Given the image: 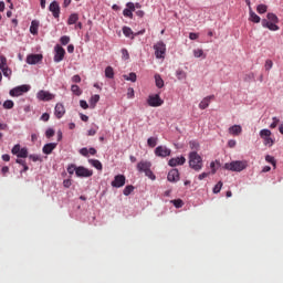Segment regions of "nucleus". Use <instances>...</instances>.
<instances>
[{"instance_id":"2eb2a0df","label":"nucleus","mask_w":283,"mask_h":283,"mask_svg":"<svg viewBox=\"0 0 283 283\" xmlns=\"http://www.w3.org/2000/svg\"><path fill=\"white\" fill-rule=\"evenodd\" d=\"M41 61H43L42 54H29L27 56V63L29 65H36V63H41Z\"/></svg>"},{"instance_id":"0eeeda50","label":"nucleus","mask_w":283,"mask_h":283,"mask_svg":"<svg viewBox=\"0 0 283 283\" xmlns=\"http://www.w3.org/2000/svg\"><path fill=\"white\" fill-rule=\"evenodd\" d=\"M11 154H13V156H17V158H28V148H21V145L17 144L11 149Z\"/></svg>"},{"instance_id":"cd10ccee","label":"nucleus","mask_w":283,"mask_h":283,"mask_svg":"<svg viewBox=\"0 0 283 283\" xmlns=\"http://www.w3.org/2000/svg\"><path fill=\"white\" fill-rule=\"evenodd\" d=\"M266 19L269 22L280 23V18H277V15L275 13H268Z\"/></svg>"},{"instance_id":"6e6552de","label":"nucleus","mask_w":283,"mask_h":283,"mask_svg":"<svg viewBox=\"0 0 283 283\" xmlns=\"http://www.w3.org/2000/svg\"><path fill=\"white\" fill-rule=\"evenodd\" d=\"M54 63H61L63 59H65V49L61 46L60 44H56L54 48Z\"/></svg>"},{"instance_id":"5fc2aeb1","label":"nucleus","mask_w":283,"mask_h":283,"mask_svg":"<svg viewBox=\"0 0 283 283\" xmlns=\"http://www.w3.org/2000/svg\"><path fill=\"white\" fill-rule=\"evenodd\" d=\"M189 145L191 149L198 150L200 148V144H198L197 142H190Z\"/></svg>"},{"instance_id":"412c9836","label":"nucleus","mask_w":283,"mask_h":283,"mask_svg":"<svg viewBox=\"0 0 283 283\" xmlns=\"http://www.w3.org/2000/svg\"><path fill=\"white\" fill-rule=\"evenodd\" d=\"M54 115L56 118H63V116H65V106L61 103H57L55 105Z\"/></svg>"},{"instance_id":"9b49d317","label":"nucleus","mask_w":283,"mask_h":283,"mask_svg":"<svg viewBox=\"0 0 283 283\" xmlns=\"http://www.w3.org/2000/svg\"><path fill=\"white\" fill-rule=\"evenodd\" d=\"M155 156L158 158H167V156H171V149L167 148V146H158L155 149Z\"/></svg>"},{"instance_id":"ddd939ff","label":"nucleus","mask_w":283,"mask_h":283,"mask_svg":"<svg viewBox=\"0 0 283 283\" xmlns=\"http://www.w3.org/2000/svg\"><path fill=\"white\" fill-rule=\"evenodd\" d=\"M134 12H136V6L134 4V2H128L123 11L124 17H127L128 19H134Z\"/></svg>"},{"instance_id":"4468645a","label":"nucleus","mask_w":283,"mask_h":283,"mask_svg":"<svg viewBox=\"0 0 283 283\" xmlns=\"http://www.w3.org/2000/svg\"><path fill=\"white\" fill-rule=\"evenodd\" d=\"M50 12H52L54 19H59L61 17V7L59 6L57 1H53L49 6Z\"/></svg>"},{"instance_id":"7ed1b4c3","label":"nucleus","mask_w":283,"mask_h":283,"mask_svg":"<svg viewBox=\"0 0 283 283\" xmlns=\"http://www.w3.org/2000/svg\"><path fill=\"white\" fill-rule=\"evenodd\" d=\"M247 167L248 164L244 160H235L224 164V169H227L228 171H244Z\"/></svg>"},{"instance_id":"4d7b16f0","label":"nucleus","mask_w":283,"mask_h":283,"mask_svg":"<svg viewBox=\"0 0 283 283\" xmlns=\"http://www.w3.org/2000/svg\"><path fill=\"white\" fill-rule=\"evenodd\" d=\"M41 120H43L44 123H48V120H50V114L43 113L41 116Z\"/></svg>"},{"instance_id":"a878e982","label":"nucleus","mask_w":283,"mask_h":283,"mask_svg":"<svg viewBox=\"0 0 283 283\" xmlns=\"http://www.w3.org/2000/svg\"><path fill=\"white\" fill-rule=\"evenodd\" d=\"M30 32L31 34H34V35L39 34V21L33 20L31 22Z\"/></svg>"},{"instance_id":"338daca9","label":"nucleus","mask_w":283,"mask_h":283,"mask_svg":"<svg viewBox=\"0 0 283 283\" xmlns=\"http://www.w3.org/2000/svg\"><path fill=\"white\" fill-rule=\"evenodd\" d=\"M8 130V124L0 123V132Z\"/></svg>"},{"instance_id":"6ab92c4d","label":"nucleus","mask_w":283,"mask_h":283,"mask_svg":"<svg viewBox=\"0 0 283 283\" xmlns=\"http://www.w3.org/2000/svg\"><path fill=\"white\" fill-rule=\"evenodd\" d=\"M185 163H187V159L181 156V157H176V158H171L168 161L169 167H178V165H185Z\"/></svg>"},{"instance_id":"a19ab883","label":"nucleus","mask_w":283,"mask_h":283,"mask_svg":"<svg viewBox=\"0 0 283 283\" xmlns=\"http://www.w3.org/2000/svg\"><path fill=\"white\" fill-rule=\"evenodd\" d=\"M193 56L200 59L201 56H205V51H202V49H196L193 50Z\"/></svg>"},{"instance_id":"774afa93","label":"nucleus","mask_w":283,"mask_h":283,"mask_svg":"<svg viewBox=\"0 0 283 283\" xmlns=\"http://www.w3.org/2000/svg\"><path fill=\"white\" fill-rule=\"evenodd\" d=\"M30 160H32L33 163H38L39 157L36 155H30L29 156Z\"/></svg>"},{"instance_id":"c85d7f7f","label":"nucleus","mask_w":283,"mask_h":283,"mask_svg":"<svg viewBox=\"0 0 283 283\" xmlns=\"http://www.w3.org/2000/svg\"><path fill=\"white\" fill-rule=\"evenodd\" d=\"M77 21H78V14L77 13H72L69 17L67 24L69 25H74Z\"/></svg>"},{"instance_id":"f704fd0d","label":"nucleus","mask_w":283,"mask_h":283,"mask_svg":"<svg viewBox=\"0 0 283 283\" xmlns=\"http://www.w3.org/2000/svg\"><path fill=\"white\" fill-rule=\"evenodd\" d=\"M8 67V57L0 55V70Z\"/></svg>"},{"instance_id":"4be33fe9","label":"nucleus","mask_w":283,"mask_h":283,"mask_svg":"<svg viewBox=\"0 0 283 283\" xmlns=\"http://www.w3.org/2000/svg\"><path fill=\"white\" fill-rule=\"evenodd\" d=\"M56 143H49L45 144L42 148L43 154H45L46 156H50V154H52V151H54V149H56Z\"/></svg>"},{"instance_id":"3c124183","label":"nucleus","mask_w":283,"mask_h":283,"mask_svg":"<svg viewBox=\"0 0 283 283\" xmlns=\"http://www.w3.org/2000/svg\"><path fill=\"white\" fill-rule=\"evenodd\" d=\"M273 67V61L266 60L265 61V70L269 72Z\"/></svg>"},{"instance_id":"8fccbe9b","label":"nucleus","mask_w":283,"mask_h":283,"mask_svg":"<svg viewBox=\"0 0 283 283\" xmlns=\"http://www.w3.org/2000/svg\"><path fill=\"white\" fill-rule=\"evenodd\" d=\"M172 205H175L177 209H180L182 207V201L180 199H176L172 200Z\"/></svg>"},{"instance_id":"37998d69","label":"nucleus","mask_w":283,"mask_h":283,"mask_svg":"<svg viewBox=\"0 0 283 283\" xmlns=\"http://www.w3.org/2000/svg\"><path fill=\"white\" fill-rule=\"evenodd\" d=\"M134 191V186H126L123 190L124 196H129Z\"/></svg>"},{"instance_id":"1a4fd4ad","label":"nucleus","mask_w":283,"mask_h":283,"mask_svg":"<svg viewBox=\"0 0 283 283\" xmlns=\"http://www.w3.org/2000/svg\"><path fill=\"white\" fill-rule=\"evenodd\" d=\"M147 103L149 107H160L165 102L160 98V95L155 94L148 96Z\"/></svg>"},{"instance_id":"f03ea898","label":"nucleus","mask_w":283,"mask_h":283,"mask_svg":"<svg viewBox=\"0 0 283 283\" xmlns=\"http://www.w3.org/2000/svg\"><path fill=\"white\" fill-rule=\"evenodd\" d=\"M137 170L144 172L150 180H156V175L151 171V161L142 160L137 164Z\"/></svg>"},{"instance_id":"603ef678","label":"nucleus","mask_w":283,"mask_h":283,"mask_svg":"<svg viewBox=\"0 0 283 283\" xmlns=\"http://www.w3.org/2000/svg\"><path fill=\"white\" fill-rule=\"evenodd\" d=\"M80 106L82 107V109H87L90 107L85 99L80 101Z\"/></svg>"},{"instance_id":"c756f323","label":"nucleus","mask_w":283,"mask_h":283,"mask_svg":"<svg viewBox=\"0 0 283 283\" xmlns=\"http://www.w3.org/2000/svg\"><path fill=\"white\" fill-rule=\"evenodd\" d=\"M101 101V95H93L90 99V106L94 109L96 107V103Z\"/></svg>"},{"instance_id":"f8f14e48","label":"nucleus","mask_w":283,"mask_h":283,"mask_svg":"<svg viewBox=\"0 0 283 283\" xmlns=\"http://www.w3.org/2000/svg\"><path fill=\"white\" fill-rule=\"evenodd\" d=\"M125 175H117L114 177V180L111 182L112 187H115L116 189H120V187H125L126 182Z\"/></svg>"},{"instance_id":"13d9d810","label":"nucleus","mask_w":283,"mask_h":283,"mask_svg":"<svg viewBox=\"0 0 283 283\" xmlns=\"http://www.w3.org/2000/svg\"><path fill=\"white\" fill-rule=\"evenodd\" d=\"M211 172H202V174H200L199 176H198V179L199 180H205V178H209V175H210Z\"/></svg>"},{"instance_id":"393cba45","label":"nucleus","mask_w":283,"mask_h":283,"mask_svg":"<svg viewBox=\"0 0 283 283\" xmlns=\"http://www.w3.org/2000/svg\"><path fill=\"white\" fill-rule=\"evenodd\" d=\"M88 163L90 165H92V167H95V169H97L98 171H103V164L101 163V160L90 159Z\"/></svg>"},{"instance_id":"39448f33","label":"nucleus","mask_w":283,"mask_h":283,"mask_svg":"<svg viewBox=\"0 0 283 283\" xmlns=\"http://www.w3.org/2000/svg\"><path fill=\"white\" fill-rule=\"evenodd\" d=\"M29 90H31L30 85L23 84L10 90L9 94L10 96L19 97V96H23L24 94H28Z\"/></svg>"},{"instance_id":"c03bdc74","label":"nucleus","mask_w":283,"mask_h":283,"mask_svg":"<svg viewBox=\"0 0 283 283\" xmlns=\"http://www.w3.org/2000/svg\"><path fill=\"white\" fill-rule=\"evenodd\" d=\"M222 181H219L214 187H213V193H220L222 190Z\"/></svg>"},{"instance_id":"bb28decb","label":"nucleus","mask_w":283,"mask_h":283,"mask_svg":"<svg viewBox=\"0 0 283 283\" xmlns=\"http://www.w3.org/2000/svg\"><path fill=\"white\" fill-rule=\"evenodd\" d=\"M155 83H156V87H158L159 90L165 87V81L163 80L160 74H155Z\"/></svg>"},{"instance_id":"49530a36","label":"nucleus","mask_w":283,"mask_h":283,"mask_svg":"<svg viewBox=\"0 0 283 283\" xmlns=\"http://www.w3.org/2000/svg\"><path fill=\"white\" fill-rule=\"evenodd\" d=\"M55 132L53 128H48L46 132H45V136L48 138H52L54 136Z\"/></svg>"},{"instance_id":"ea45409f","label":"nucleus","mask_w":283,"mask_h":283,"mask_svg":"<svg viewBox=\"0 0 283 283\" xmlns=\"http://www.w3.org/2000/svg\"><path fill=\"white\" fill-rule=\"evenodd\" d=\"M3 107H4V109H12V107H14V102L12 99H7L3 103Z\"/></svg>"},{"instance_id":"a18cd8bd","label":"nucleus","mask_w":283,"mask_h":283,"mask_svg":"<svg viewBox=\"0 0 283 283\" xmlns=\"http://www.w3.org/2000/svg\"><path fill=\"white\" fill-rule=\"evenodd\" d=\"M122 59L124 61H128V59H129V51H127V49H122Z\"/></svg>"},{"instance_id":"69168bd1","label":"nucleus","mask_w":283,"mask_h":283,"mask_svg":"<svg viewBox=\"0 0 283 283\" xmlns=\"http://www.w3.org/2000/svg\"><path fill=\"white\" fill-rule=\"evenodd\" d=\"M210 169H211V174H216V161H211L210 163Z\"/></svg>"},{"instance_id":"5701e85b","label":"nucleus","mask_w":283,"mask_h":283,"mask_svg":"<svg viewBox=\"0 0 283 283\" xmlns=\"http://www.w3.org/2000/svg\"><path fill=\"white\" fill-rule=\"evenodd\" d=\"M229 134L231 136H240L242 134V126L240 125H233L229 128Z\"/></svg>"},{"instance_id":"aec40b11","label":"nucleus","mask_w":283,"mask_h":283,"mask_svg":"<svg viewBox=\"0 0 283 283\" xmlns=\"http://www.w3.org/2000/svg\"><path fill=\"white\" fill-rule=\"evenodd\" d=\"M213 98H216L214 95H209V96L205 97L199 103V109H207V107H209V105H211V101H213Z\"/></svg>"},{"instance_id":"9d476101","label":"nucleus","mask_w":283,"mask_h":283,"mask_svg":"<svg viewBox=\"0 0 283 283\" xmlns=\"http://www.w3.org/2000/svg\"><path fill=\"white\" fill-rule=\"evenodd\" d=\"M75 175L77 176V178H92V176H94V171L83 166H80L76 168Z\"/></svg>"},{"instance_id":"7c9ffc66","label":"nucleus","mask_w":283,"mask_h":283,"mask_svg":"<svg viewBox=\"0 0 283 283\" xmlns=\"http://www.w3.org/2000/svg\"><path fill=\"white\" fill-rule=\"evenodd\" d=\"M71 92H73L75 96H81L83 94V91H81V87H78L76 84L71 86Z\"/></svg>"},{"instance_id":"473e14b6","label":"nucleus","mask_w":283,"mask_h":283,"mask_svg":"<svg viewBox=\"0 0 283 283\" xmlns=\"http://www.w3.org/2000/svg\"><path fill=\"white\" fill-rule=\"evenodd\" d=\"M106 78H114V69L112 66H107L105 69Z\"/></svg>"},{"instance_id":"72a5a7b5","label":"nucleus","mask_w":283,"mask_h":283,"mask_svg":"<svg viewBox=\"0 0 283 283\" xmlns=\"http://www.w3.org/2000/svg\"><path fill=\"white\" fill-rule=\"evenodd\" d=\"M125 81H130L132 83H136L137 75L136 73H129L128 75H124Z\"/></svg>"},{"instance_id":"4c0bfd02","label":"nucleus","mask_w":283,"mask_h":283,"mask_svg":"<svg viewBox=\"0 0 283 283\" xmlns=\"http://www.w3.org/2000/svg\"><path fill=\"white\" fill-rule=\"evenodd\" d=\"M1 72L3 76H6L7 78H10V76H12V70H10V67L8 66H6L4 69H1Z\"/></svg>"},{"instance_id":"2f4dec72","label":"nucleus","mask_w":283,"mask_h":283,"mask_svg":"<svg viewBox=\"0 0 283 283\" xmlns=\"http://www.w3.org/2000/svg\"><path fill=\"white\" fill-rule=\"evenodd\" d=\"M268 10H269V7L266 4H259L256 7V12L259 14H264V13H266Z\"/></svg>"},{"instance_id":"b1692460","label":"nucleus","mask_w":283,"mask_h":283,"mask_svg":"<svg viewBox=\"0 0 283 283\" xmlns=\"http://www.w3.org/2000/svg\"><path fill=\"white\" fill-rule=\"evenodd\" d=\"M249 15V21H252V23H260L262 21L260 15L253 12V8H250Z\"/></svg>"},{"instance_id":"680f3d73","label":"nucleus","mask_w":283,"mask_h":283,"mask_svg":"<svg viewBox=\"0 0 283 283\" xmlns=\"http://www.w3.org/2000/svg\"><path fill=\"white\" fill-rule=\"evenodd\" d=\"M63 185L66 189H70V187H72V181L70 179H66L63 181Z\"/></svg>"},{"instance_id":"6e6d98bb","label":"nucleus","mask_w":283,"mask_h":283,"mask_svg":"<svg viewBox=\"0 0 283 283\" xmlns=\"http://www.w3.org/2000/svg\"><path fill=\"white\" fill-rule=\"evenodd\" d=\"M80 154L82 156L87 157V156H90V150L87 148H82V149H80Z\"/></svg>"},{"instance_id":"dca6fc26","label":"nucleus","mask_w":283,"mask_h":283,"mask_svg":"<svg viewBox=\"0 0 283 283\" xmlns=\"http://www.w3.org/2000/svg\"><path fill=\"white\" fill-rule=\"evenodd\" d=\"M262 28H268V30H271V32H277V30H280V27L277 25V23L274 22H269V20L263 19L261 21Z\"/></svg>"},{"instance_id":"423d86ee","label":"nucleus","mask_w":283,"mask_h":283,"mask_svg":"<svg viewBox=\"0 0 283 283\" xmlns=\"http://www.w3.org/2000/svg\"><path fill=\"white\" fill-rule=\"evenodd\" d=\"M156 59H165V52H167V45L165 42L159 41L154 45Z\"/></svg>"},{"instance_id":"a211bd4d","label":"nucleus","mask_w":283,"mask_h":283,"mask_svg":"<svg viewBox=\"0 0 283 283\" xmlns=\"http://www.w3.org/2000/svg\"><path fill=\"white\" fill-rule=\"evenodd\" d=\"M38 98L39 101H53L54 94L48 92V91H40L38 92Z\"/></svg>"},{"instance_id":"e2e57ef3","label":"nucleus","mask_w":283,"mask_h":283,"mask_svg":"<svg viewBox=\"0 0 283 283\" xmlns=\"http://www.w3.org/2000/svg\"><path fill=\"white\" fill-rule=\"evenodd\" d=\"M127 97H128V98H134V88H133V87H129V88H128Z\"/></svg>"},{"instance_id":"20e7f679","label":"nucleus","mask_w":283,"mask_h":283,"mask_svg":"<svg viewBox=\"0 0 283 283\" xmlns=\"http://www.w3.org/2000/svg\"><path fill=\"white\" fill-rule=\"evenodd\" d=\"M259 136L262 138L265 147H273L275 145V138H273V134L269 129H261Z\"/></svg>"},{"instance_id":"0e129e2a","label":"nucleus","mask_w":283,"mask_h":283,"mask_svg":"<svg viewBox=\"0 0 283 283\" xmlns=\"http://www.w3.org/2000/svg\"><path fill=\"white\" fill-rule=\"evenodd\" d=\"M72 82H73V83H81V75H74V76L72 77Z\"/></svg>"},{"instance_id":"c9c22d12","label":"nucleus","mask_w":283,"mask_h":283,"mask_svg":"<svg viewBox=\"0 0 283 283\" xmlns=\"http://www.w3.org/2000/svg\"><path fill=\"white\" fill-rule=\"evenodd\" d=\"M157 144H158V138H156V137H150L147 139L148 147L154 148V147H156Z\"/></svg>"},{"instance_id":"58836bf2","label":"nucleus","mask_w":283,"mask_h":283,"mask_svg":"<svg viewBox=\"0 0 283 283\" xmlns=\"http://www.w3.org/2000/svg\"><path fill=\"white\" fill-rule=\"evenodd\" d=\"M123 34L127 38L132 36L134 34V31H132V28L129 27H124L123 28Z\"/></svg>"},{"instance_id":"09e8293b","label":"nucleus","mask_w":283,"mask_h":283,"mask_svg":"<svg viewBox=\"0 0 283 283\" xmlns=\"http://www.w3.org/2000/svg\"><path fill=\"white\" fill-rule=\"evenodd\" d=\"M176 74H177V78H179V81H182V78H185V76H186L185 71H182V70H178L176 72Z\"/></svg>"},{"instance_id":"79ce46f5","label":"nucleus","mask_w":283,"mask_h":283,"mask_svg":"<svg viewBox=\"0 0 283 283\" xmlns=\"http://www.w3.org/2000/svg\"><path fill=\"white\" fill-rule=\"evenodd\" d=\"M76 169H78V167H76V165L74 164L69 165V167L66 168L67 174H70L71 176L74 174V171L76 174Z\"/></svg>"},{"instance_id":"052dcab7","label":"nucleus","mask_w":283,"mask_h":283,"mask_svg":"<svg viewBox=\"0 0 283 283\" xmlns=\"http://www.w3.org/2000/svg\"><path fill=\"white\" fill-rule=\"evenodd\" d=\"M198 33H193V32H191V33H189V40L190 41H196V39H198Z\"/></svg>"},{"instance_id":"bf43d9fd","label":"nucleus","mask_w":283,"mask_h":283,"mask_svg":"<svg viewBox=\"0 0 283 283\" xmlns=\"http://www.w3.org/2000/svg\"><path fill=\"white\" fill-rule=\"evenodd\" d=\"M235 145H238V143L235 142V139H230L228 142V147H230L231 149H233V147H235Z\"/></svg>"},{"instance_id":"e433bc0d","label":"nucleus","mask_w":283,"mask_h":283,"mask_svg":"<svg viewBox=\"0 0 283 283\" xmlns=\"http://www.w3.org/2000/svg\"><path fill=\"white\" fill-rule=\"evenodd\" d=\"M265 160L270 164L273 165V167L275 168L277 165V161H275V157L271 156V155H266L265 156Z\"/></svg>"},{"instance_id":"864d4df0","label":"nucleus","mask_w":283,"mask_h":283,"mask_svg":"<svg viewBox=\"0 0 283 283\" xmlns=\"http://www.w3.org/2000/svg\"><path fill=\"white\" fill-rule=\"evenodd\" d=\"M279 123H280V119H277V117H273V123L270 125L271 129H275Z\"/></svg>"},{"instance_id":"de8ad7c7","label":"nucleus","mask_w":283,"mask_h":283,"mask_svg":"<svg viewBox=\"0 0 283 283\" xmlns=\"http://www.w3.org/2000/svg\"><path fill=\"white\" fill-rule=\"evenodd\" d=\"M60 43H62L63 45H67V43H70V36L64 35L60 39Z\"/></svg>"},{"instance_id":"f3484780","label":"nucleus","mask_w":283,"mask_h":283,"mask_svg":"<svg viewBox=\"0 0 283 283\" xmlns=\"http://www.w3.org/2000/svg\"><path fill=\"white\" fill-rule=\"evenodd\" d=\"M167 180L169 182H178V180H180V172L178 171V169H171L168 172Z\"/></svg>"},{"instance_id":"f257e3e1","label":"nucleus","mask_w":283,"mask_h":283,"mask_svg":"<svg viewBox=\"0 0 283 283\" xmlns=\"http://www.w3.org/2000/svg\"><path fill=\"white\" fill-rule=\"evenodd\" d=\"M202 166V157L198 154V151H191L189 154V167L195 171H200Z\"/></svg>"}]
</instances>
